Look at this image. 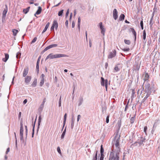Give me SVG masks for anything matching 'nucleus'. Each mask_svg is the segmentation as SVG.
<instances>
[{
    "label": "nucleus",
    "instance_id": "obj_1",
    "mask_svg": "<svg viewBox=\"0 0 160 160\" xmlns=\"http://www.w3.org/2000/svg\"><path fill=\"white\" fill-rule=\"evenodd\" d=\"M150 81H144L143 84V88H145V90L146 93H147L145 97L142 100L141 105L142 103H143L146 100L151 94H153L154 93L156 89L155 86L153 82H151Z\"/></svg>",
    "mask_w": 160,
    "mask_h": 160
},
{
    "label": "nucleus",
    "instance_id": "obj_2",
    "mask_svg": "<svg viewBox=\"0 0 160 160\" xmlns=\"http://www.w3.org/2000/svg\"><path fill=\"white\" fill-rule=\"evenodd\" d=\"M120 139V136L117 137V136H115L114 138V139L116 140L115 141V149L114 148V145H113L112 147V151L115 152L116 153L120 154L121 152V148L120 147L119 141Z\"/></svg>",
    "mask_w": 160,
    "mask_h": 160
},
{
    "label": "nucleus",
    "instance_id": "obj_3",
    "mask_svg": "<svg viewBox=\"0 0 160 160\" xmlns=\"http://www.w3.org/2000/svg\"><path fill=\"white\" fill-rule=\"evenodd\" d=\"M120 154L116 153L115 152H110L108 160H119Z\"/></svg>",
    "mask_w": 160,
    "mask_h": 160
},
{
    "label": "nucleus",
    "instance_id": "obj_4",
    "mask_svg": "<svg viewBox=\"0 0 160 160\" xmlns=\"http://www.w3.org/2000/svg\"><path fill=\"white\" fill-rule=\"evenodd\" d=\"M67 56L64 54H59L53 55L52 53L49 54L46 58L45 60L49 58L51 59L60 58L62 57H65Z\"/></svg>",
    "mask_w": 160,
    "mask_h": 160
},
{
    "label": "nucleus",
    "instance_id": "obj_5",
    "mask_svg": "<svg viewBox=\"0 0 160 160\" xmlns=\"http://www.w3.org/2000/svg\"><path fill=\"white\" fill-rule=\"evenodd\" d=\"M146 139L145 138H143L142 136H141L140 137H138V138L137 140V141L135 142L133 144L135 146H137V143H138L139 145H141L142 144L143 145H144V144H143V142H145Z\"/></svg>",
    "mask_w": 160,
    "mask_h": 160
},
{
    "label": "nucleus",
    "instance_id": "obj_6",
    "mask_svg": "<svg viewBox=\"0 0 160 160\" xmlns=\"http://www.w3.org/2000/svg\"><path fill=\"white\" fill-rule=\"evenodd\" d=\"M58 28V23L56 20H54L53 22L51 28V30L52 31L55 28L56 29H57Z\"/></svg>",
    "mask_w": 160,
    "mask_h": 160
},
{
    "label": "nucleus",
    "instance_id": "obj_7",
    "mask_svg": "<svg viewBox=\"0 0 160 160\" xmlns=\"http://www.w3.org/2000/svg\"><path fill=\"white\" fill-rule=\"evenodd\" d=\"M116 52L115 50L112 51V52H110L109 55L108 56L109 58H112L114 57L116 55Z\"/></svg>",
    "mask_w": 160,
    "mask_h": 160
},
{
    "label": "nucleus",
    "instance_id": "obj_8",
    "mask_svg": "<svg viewBox=\"0 0 160 160\" xmlns=\"http://www.w3.org/2000/svg\"><path fill=\"white\" fill-rule=\"evenodd\" d=\"M58 46V45L57 44H52L50 45L48 47H47L44 50H43V52H45L47 50L53 48L54 47H56Z\"/></svg>",
    "mask_w": 160,
    "mask_h": 160
},
{
    "label": "nucleus",
    "instance_id": "obj_9",
    "mask_svg": "<svg viewBox=\"0 0 160 160\" xmlns=\"http://www.w3.org/2000/svg\"><path fill=\"white\" fill-rule=\"evenodd\" d=\"M149 76L147 72H145L142 74V78L144 80H148Z\"/></svg>",
    "mask_w": 160,
    "mask_h": 160
},
{
    "label": "nucleus",
    "instance_id": "obj_10",
    "mask_svg": "<svg viewBox=\"0 0 160 160\" xmlns=\"http://www.w3.org/2000/svg\"><path fill=\"white\" fill-rule=\"evenodd\" d=\"M113 16L115 20H116L118 18V12L116 9H114L113 11Z\"/></svg>",
    "mask_w": 160,
    "mask_h": 160
},
{
    "label": "nucleus",
    "instance_id": "obj_11",
    "mask_svg": "<svg viewBox=\"0 0 160 160\" xmlns=\"http://www.w3.org/2000/svg\"><path fill=\"white\" fill-rule=\"evenodd\" d=\"M29 68L28 67H27L24 68L23 73V76L25 77L27 75L28 72Z\"/></svg>",
    "mask_w": 160,
    "mask_h": 160
},
{
    "label": "nucleus",
    "instance_id": "obj_12",
    "mask_svg": "<svg viewBox=\"0 0 160 160\" xmlns=\"http://www.w3.org/2000/svg\"><path fill=\"white\" fill-rule=\"evenodd\" d=\"M101 84L102 86H105L106 90H107L108 81H101Z\"/></svg>",
    "mask_w": 160,
    "mask_h": 160
},
{
    "label": "nucleus",
    "instance_id": "obj_13",
    "mask_svg": "<svg viewBox=\"0 0 160 160\" xmlns=\"http://www.w3.org/2000/svg\"><path fill=\"white\" fill-rule=\"evenodd\" d=\"M100 28L101 30V33L103 35H104L105 32V29L102 26V22H100L99 23Z\"/></svg>",
    "mask_w": 160,
    "mask_h": 160
},
{
    "label": "nucleus",
    "instance_id": "obj_14",
    "mask_svg": "<svg viewBox=\"0 0 160 160\" xmlns=\"http://www.w3.org/2000/svg\"><path fill=\"white\" fill-rule=\"evenodd\" d=\"M130 31L132 32L133 34L134 35V39L135 41L136 39V32L135 31L134 29L133 28H130Z\"/></svg>",
    "mask_w": 160,
    "mask_h": 160
},
{
    "label": "nucleus",
    "instance_id": "obj_15",
    "mask_svg": "<svg viewBox=\"0 0 160 160\" xmlns=\"http://www.w3.org/2000/svg\"><path fill=\"white\" fill-rule=\"evenodd\" d=\"M41 120H42V116L41 115H40L39 116V118H38V126L37 128V132L38 131L39 128V126L40 125V123L41 122Z\"/></svg>",
    "mask_w": 160,
    "mask_h": 160
},
{
    "label": "nucleus",
    "instance_id": "obj_16",
    "mask_svg": "<svg viewBox=\"0 0 160 160\" xmlns=\"http://www.w3.org/2000/svg\"><path fill=\"white\" fill-rule=\"evenodd\" d=\"M146 35V31H145V30H144V31H143V32H142V39H143V42H145V43L146 42V41L145 40Z\"/></svg>",
    "mask_w": 160,
    "mask_h": 160
},
{
    "label": "nucleus",
    "instance_id": "obj_17",
    "mask_svg": "<svg viewBox=\"0 0 160 160\" xmlns=\"http://www.w3.org/2000/svg\"><path fill=\"white\" fill-rule=\"evenodd\" d=\"M23 128L22 122H20V134H23Z\"/></svg>",
    "mask_w": 160,
    "mask_h": 160
},
{
    "label": "nucleus",
    "instance_id": "obj_18",
    "mask_svg": "<svg viewBox=\"0 0 160 160\" xmlns=\"http://www.w3.org/2000/svg\"><path fill=\"white\" fill-rule=\"evenodd\" d=\"M42 11V9L41 7H38V9L36 12V13L34 14V16L36 17V15H38L41 13Z\"/></svg>",
    "mask_w": 160,
    "mask_h": 160
},
{
    "label": "nucleus",
    "instance_id": "obj_19",
    "mask_svg": "<svg viewBox=\"0 0 160 160\" xmlns=\"http://www.w3.org/2000/svg\"><path fill=\"white\" fill-rule=\"evenodd\" d=\"M5 58H2V61L6 62L9 58V54L7 53H5Z\"/></svg>",
    "mask_w": 160,
    "mask_h": 160
},
{
    "label": "nucleus",
    "instance_id": "obj_20",
    "mask_svg": "<svg viewBox=\"0 0 160 160\" xmlns=\"http://www.w3.org/2000/svg\"><path fill=\"white\" fill-rule=\"evenodd\" d=\"M136 115V114L135 113V115H134L133 117H132L130 118V122L131 124H132L134 123V122L135 120Z\"/></svg>",
    "mask_w": 160,
    "mask_h": 160
},
{
    "label": "nucleus",
    "instance_id": "obj_21",
    "mask_svg": "<svg viewBox=\"0 0 160 160\" xmlns=\"http://www.w3.org/2000/svg\"><path fill=\"white\" fill-rule=\"evenodd\" d=\"M49 25H50V23L49 22H48L47 24L46 25V26H45V27L44 28V30H43L42 32V33H44L45 32H46V31L47 30V29L48 28L49 26Z\"/></svg>",
    "mask_w": 160,
    "mask_h": 160
},
{
    "label": "nucleus",
    "instance_id": "obj_22",
    "mask_svg": "<svg viewBox=\"0 0 160 160\" xmlns=\"http://www.w3.org/2000/svg\"><path fill=\"white\" fill-rule=\"evenodd\" d=\"M98 151H96L95 153V155H93L92 160H97V159Z\"/></svg>",
    "mask_w": 160,
    "mask_h": 160
},
{
    "label": "nucleus",
    "instance_id": "obj_23",
    "mask_svg": "<svg viewBox=\"0 0 160 160\" xmlns=\"http://www.w3.org/2000/svg\"><path fill=\"white\" fill-rule=\"evenodd\" d=\"M157 125L158 124L156 122H155L153 125V128L152 131V133H153V132L154 131L156 128L157 127Z\"/></svg>",
    "mask_w": 160,
    "mask_h": 160
},
{
    "label": "nucleus",
    "instance_id": "obj_24",
    "mask_svg": "<svg viewBox=\"0 0 160 160\" xmlns=\"http://www.w3.org/2000/svg\"><path fill=\"white\" fill-rule=\"evenodd\" d=\"M30 8V7H29L23 9V13L25 14L29 12Z\"/></svg>",
    "mask_w": 160,
    "mask_h": 160
},
{
    "label": "nucleus",
    "instance_id": "obj_25",
    "mask_svg": "<svg viewBox=\"0 0 160 160\" xmlns=\"http://www.w3.org/2000/svg\"><path fill=\"white\" fill-rule=\"evenodd\" d=\"M74 123V120L73 118H72L71 123V129L72 130L73 129Z\"/></svg>",
    "mask_w": 160,
    "mask_h": 160
},
{
    "label": "nucleus",
    "instance_id": "obj_26",
    "mask_svg": "<svg viewBox=\"0 0 160 160\" xmlns=\"http://www.w3.org/2000/svg\"><path fill=\"white\" fill-rule=\"evenodd\" d=\"M125 18V15L123 14H121L119 18V19L120 21H122L124 20Z\"/></svg>",
    "mask_w": 160,
    "mask_h": 160
},
{
    "label": "nucleus",
    "instance_id": "obj_27",
    "mask_svg": "<svg viewBox=\"0 0 160 160\" xmlns=\"http://www.w3.org/2000/svg\"><path fill=\"white\" fill-rule=\"evenodd\" d=\"M36 120V119L35 120ZM35 122H36V121H35L33 125V128H32V138H33V137L34 135V128H35Z\"/></svg>",
    "mask_w": 160,
    "mask_h": 160
},
{
    "label": "nucleus",
    "instance_id": "obj_28",
    "mask_svg": "<svg viewBox=\"0 0 160 160\" xmlns=\"http://www.w3.org/2000/svg\"><path fill=\"white\" fill-rule=\"evenodd\" d=\"M12 32H13V35L15 36L17 35V34L18 32V31L17 30L14 29L12 30Z\"/></svg>",
    "mask_w": 160,
    "mask_h": 160
},
{
    "label": "nucleus",
    "instance_id": "obj_29",
    "mask_svg": "<svg viewBox=\"0 0 160 160\" xmlns=\"http://www.w3.org/2000/svg\"><path fill=\"white\" fill-rule=\"evenodd\" d=\"M66 128H65L64 131H63V132L61 135V139H63L64 137V136H65V133H66Z\"/></svg>",
    "mask_w": 160,
    "mask_h": 160
},
{
    "label": "nucleus",
    "instance_id": "obj_30",
    "mask_svg": "<svg viewBox=\"0 0 160 160\" xmlns=\"http://www.w3.org/2000/svg\"><path fill=\"white\" fill-rule=\"evenodd\" d=\"M124 42L125 44H128V45H129L131 43V42L129 40L124 39Z\"/></svg>",
    "mask_w": 160,
    "mask_h": 160
},
{
    "label": "nucleus",
    "instance_id": "obj_31",
    "mask_svg": "<svg viewBox=\"0 0 160 160\" xmlns=\"http://www.w3.org/2000/svg\"><path fill=\"white\" fill-rule=\"evenodd\" d=\"M83 100L82 98V97L80 98L79 100V103L78 104L79 106H80V105H81L82 104V102H83Z\"/></svg>",
    "mask_w": 160,
    "mask_h": 160
},
{
    "label": "nucleus",
    "instance_id": "obj_32",
    "mask_svg": "<svg viewBox=\"0 0 160 160\" xmlns=\"http://www.w3.org/2000/svg\"><path fill=\"white\" fill-rule=\"evenodd\" d=\"M135 90L134 89H132V96H131V98H133L134 97V94H135Z\"/></svg>",
    "mask_w": 160,
    "mask_h": 160
},
{
    "label": "nucleus",
    "instance_id": "obj_33",
    "mask_svg": "<svg viewBox=\"0 0 160 160\" xmlns=\"http://www.w3.org/2000/svg\"><path fill=\"white\" fill-rule=\"evenodd\" d=\"M37 81H33V82L32 84V86L33 87H35L37 85Z\"/></svg>",
    "mask_w": 160,
    "mask_h": 160
},
{
    "label": "nucleus",
    "instance_id": "obj_34",
    "mask_svg": "<svg viewBox=\"0 0 160 160\" xmlns=\"http://www.w3.org/2000/svg\"><path fill=\"white\" fill-rule=\"evenodd\" d=\"M7 12V9H5L3 12L2 13V16L3 17H5L6 16V15Z\"/></svg>",
    "mask_w": 160,
    "mask_h": 160
},
{
    "label": "nucleus",
    "instance_id": "obj_35",
    "mask_svg": "<svg viewBox=\"0 0 160 160\" xmlns=\"http://www.w3.org/2000/svg\"><path fill=\"white\" fill-rule=\"evenodd\" d=\"M104 151V150L102 147V145L101 146L100 148V153H103Z\"/></svg>",
    "mask_w": 160,
    "mask_h": 160
},
{
    "label": "nucleus",
    "instance_id": "obj_36",
    "mask_svg": "<svg viewBox=\"0 0 160 160\" xmlns=\"http://www.w3.org/2000/svg\"><path fill=\"white\" fill-rule=\"evenodd\" d=\"M148 128L147 126H145L144 127V132L145 133L146 135H147V129Z\"/></svg>",
    "mask_w": 160,
    "mask_h": 160
},
{
    "label": "nucleus",
    "instance_id": "obj_37",
    "mask_svg": "<svg viewBox=\"0 0 160 160\" xmlns=\"http://www.w3.org/2000/svg\"><path fill=\"white\" fill-rule=\"evenodd\" d=\"M61 98H62V96H61L59 99V107H60L61 106Z\"/></svg>",
    "mask_w": 160,
    "mask_h": 160
},
{
    "label": "nucleus",
    "instance_id": "obj_38",
    "mask_svg": "<svg viewBox=\"0 0 160 160\" xmlns=\"http://www.w3.org/2000/svg\"><path fill=\"white\" fill-rule=\"evenodd\" d=\"M31 79V76H27L25 78V80H30Z\"/></svg>",
    "mask_w": 160,
    "mask_h": 160
},
{
    "label": "nucleus",
    "instance_id": "obj_39",
    "mask_svg": "<svg viewBox=\"0 0 160 160\" xmlns=\"http://www.w3.org/2000/svg\"><path fill=\"white\" fill-rule=\"evenodd\" d=\"M109 115H108L107 116V117L106 118V122L107 123H108L109 122Z\"/></svg>",
    "mask_w": 160,
    "mask_h": 160
},
{
    "label": "nucleus",
    "instance_id": "obj_40",
    "mask_svg": "<svg viewBox=\"0 0 160 160\" xmlns=\"http://www.w3.org/2000/svg\"><path fill=\"white\" fill-rule=\"evenodd\" d=\"M63 10H62L61 11H59L58 13V15L59 16H61L63 13Z\"/></svg>",
    "mask_w": 160,
    "mask_h": 160
},
{
    "label": "nucleus",
    "instance_id": "obj_41",
    "mask_svg": "<svg viewBox=\"0 0 160 160\" xmlns=\"http://www.w3.org/2000/svg\"><path fill=\"white\" fill-rule=\"evenodd\" d=\"M114 70L116 72H118L119 70L120 69L118 66H116L114 68Z\"/></svg>",
    "mask_w": 160,
    "mask_h": 160
},
{
    "label": "nucleus",
    "instance_id": "obj_42",
    "mask_svg": "<svg viewBox=\"0 0 160 160\" xmlns=\"http://www.w3.org/2000/svg\"><path fill=\"white\" fill-rule=\"evenodd\" d=\"M37 39V38H36V37L34 38L32 41L31 43H32L35 42L36 41Z\"/></svg>",
    "mask_w": 160,
    "mask_h": 160
},
{
    "label": "nucleus",
    "instance_id": "obj_43",
    "mask_svg": "<svg viewBox=\"0 0 160 160\" xmlns=\"http://www.w3.org/2000/svg\"><path fill=\"white\" fill-rule=\"evenodd\" d=\"M57 150L58 152L60 154H61V152L59 147H58L57 148Z\"/></svg>",
    "mask_w": 160,
    "mask_h": 160
},
{
    "label": "nucleus",
    "instance_id": "obj_44",
    "mask_svg": "<svg viewBox=\"0 0 160 160\" xmlns=\"http://www.w3.org/2000/svg\"><path fill=\"white\" fill-rule=\"evenodd\" d=\"M140 25L141 26L142 29H143V21H141L140 22Z\"/></svg>",
    "mask_w": 160,
    "mask_h": 160
},
{
    "label": "nucleus",
    "instance_id": "obj_45",
    "mask_svg": "<svg viewBox=\"0 0 160 160\" xmlns=\"http://www.w3.org/2000/svg\"><path fill=\"white\" fill-rule=\"evenodd\" d=\"M14 135H15V139H16V140H15V144H16V146H17V139L16 133L15 132H14Z\"/></svg>",
    "mask_w": 160,
    "mask_h": 160
},
{
    "label": "nucleus",
    "instance_id": "obj_46",
    "mask_svg": "<svg viewBox=\"0 0 160 160\" xmlns=\"http://www.w3.org/2000/svg\"><path fill=\"white\" fill-rule=\"evenodd\" d=\"M66 120L64 119L63 122V127H62V131L64 127V126L65 125Z\"/></svg>",
    "mask_w": 160,
    "mask_h": 160
},
{
    "label": "nucleus",
    "instance_id": "obj_47",
    "mask_svg": "<svg viewBox=\"0 0 160 160\" xmlns=\"http://www.w3.org/2000/svg\"><path fill=\"white\" fill-rule=\"evenodd\" d=\"M43 107H44L43 104H42L39 107V108L41 110H42L43 108Z\"/></svg>",
    "mask_w": 160,
    "mask_h": 160
},
{
    "label": "nucleus",
    "instance_id": "obj_48",
    "mask_svg": "<svg viewBox=\"0 0 160 160\" xmlns=\"http://www.w3.org/2000/svg\"><path fill=\"white\" fill-rule=\"evenodd\" d=\"M44 81H41L40 83V86H42L44 83Z\"/></svg>",
    "mask_w": 160,
    "mask_h": 160
},
{
    "label": "nucleus",
    "instance_id": "obj_49",
    "mask_svg": "<svg viewBox=\"0 0 160 160\" xmlns=\"http://www.w3.org/2000/svg\"><path fill=\"white\" fill-rule=\"evenodd\" d=\"M30 81H25L26 83V85H28L30 83Z\"/></svg>",
    "mask_w": 160,
    "mask_h": 160
},
{
    "label": "nucleus",
    "instance_id": "obj_50",
    "mask_svg": "<svg viewBox=\"0 0 160 160\" xmlns=\"http://www.w3.org/2000/svg\"><path fill=\"white\" fill-rule=\"evenodd\" d=\"M122 50L124 51H128L130 49L129 48H124Z\"/></svg>",
    "mask_w": 160,
    "mask_h": 160
},
{
    "label": "nucleus",
    "instance_id": "obj_51",
    "mask_svg": "<svg viewBox=\"0 0 160 160\" xmlns=\"http://www.w3.org/2000/svg\"><path fill=\"white\" fill-rule=\"evenodd\" d=\"M10 151V148H8L6 150V154H7Z\"/></svg>",
    "mask_w": 160,
    "mask_h": 160
},
{
    "label": "nucleus",
    "instance_id": "obj_52",
    "mask_svg": "<svg viewBox=\"0 0 160 160\" xmlns=\"http://www.w3.org/2000/svg\"><path fill=\"white\" fill-rule=\"evenodd\" d=\"M81 117V115H78V117H77V121L78 122V121H79V120L80 119Z\"/></svg>",
    "mask_w": 160,
    "mask_h": 160
},
{
    "label": "nucleus",
    "instance_id": "obj_53",
    "mask_svg": "<svg viewBox=\"0 0 160 160\" xmlns=\"http://www.w3.org/2000/svg\"><path fill=\"white\" fill-rule=\"evenodd\" d=\"M69 9H68L67 11V12L66 13V17H67L68 16V14H69Z\"/></svg>",
    "mask_w": 160,
    "mask_h": 160
},
{
    "label": "nucleus",
    "instance_id": "obj_54",
    "mask_svg": "<svg viewBox=\"0 0 160 160\" xmlns=\"http://www.w3.org/2000/svg\"><path fill=\"white\" fill-rule=\"evenodd\" d=\"M23 134H20V139L22 140L23 139Z\"/></svg>",
    "mask_w": 160,
    "mask_h": 160
},
{
    "label": "nucleus",
    "instance_id": "obj_55",
    "mask_svg": "<svg viewBox=\"0 0 160 160\" xmlns=\"http://www.w3.org/2000/svg\"><path fill=\"white\" fill-rule=\"evenodd\" d=\"M40 58H41L40 56V57L38 58V60H37V63L39 64V62H40Z\"/></svg>",
    "mask_w": 160,
    "mask_h": 160
},
{
    "label": "nucleus",
    "instance_id": "obj_56",
    "mask_svg": "<svg viewBox=\"0 0 160 160\" xmlns=\"http://www.w3.org/2000/svg\"><path fill=\"white\" fill-rule=\"evenodd\" d=\"M75 22L73 21L72 22V28H74V27H75Z\"/></svg>",
    "mask_w": 160,
    "mask_h": 160
},
{
    "label": "nucleus",
    "instance_id": "obj_57",
    "mask_svg": "<svg viewBox=\"0 0 160 160\" xmlns=\"http://www.w3.org/2000/svg\"><path fill=\"white\" fill-rule=\"evenodd\" d=\"M39 64L37 63L36 65V69L38 70H39Z\"/></svg>",
    "mask_w": 160,
    "mask_h": 160
},
{
    "label": "nucleus",
    "instance_id": "obj_58",
    "mask_svg": "<svg viewBox=\"0 0 160 160\" xmlns=\"http://www.w3.org/2000/svg\"><path fill=\"white\" fill-rule=\"evenodd\" d=\"M27 102V100L26 99H25L23 102V104H26Z\"/></svg>",
    "mask_w": 160,
    "mask_h": 160
},
{
    "label": "nucleus",
    "instance_id": "obj_59",
    "mask_svg": "<svg viewBox=\"0 0 160 160\" xmlns=\"http://www.w3.org/2000/svg\"><path fill=\"white\" fill-rule=\"evenodd\" d=\"M67 118V114L65 113L64 116V119L66 120Z\"/></svg>",
    "mask_w": 160,
    "mask_h": 160
},
{
    "label": "nucleus",
    "instance_id": "obj_60",
    "mask_svg": "<svg viewBox=\"0 0 160 160\" xmlns=\"http://www.w3.org/2000/svg\"><path fill=\"white\" fill-rule=\"evenodd\" d=\"M20 54V53L19 52H18L16 55V57L17 58H18V55Z\"/></svg>",
    "mask_w": 160,
    "mask_h": 160
},
{
    "label": "nucleus",
    "instance_id": "obj_61",
    "mask_svg": "<svg viewBox=\"0 0 160 160\" xmlns=\"http://www.w3.org/2000/svg\"><path fill=\"white\" fill-rule=\"evenodd\" d=\"M46 98H44L42 104H43V105H44L45 102L46 101Z\"/></svg>",
    "mask_w": 160,
    "mask_h": 160
},
{
    "label": "nucleus",
    "instance_id": "obj_62",
    "mask_svg": "<svg viewBox=\"0 0 160 160\" xmlns=\"http://www.w3.org/2000/svg\"><path fill=\"white\" fill-rule=\"evenodd\" d=\"M128 108V106L127 105L126 106H125V111H126L127 110V108Z\"/></svg>",
    "mask_w": 160,
    "mask_h": 160
},
{
    "label": "nucleus",
    "instance_id": "obj_63",
    "mask_svg": "<svg viewBox=\"0 0 160 160\" xmlns=\"http://www.w3.org/2000/svg\"><path fill=\"white\" fill-rule=\"evenodd\" d=\"M80 21H81V20H80V17H79L78 18V23H80Z\"/></svg>",
    "mask_w": 160,
    "mask_h": 160
},
{
    "label": "nucleus",
    "instance_id": "obj_64",
    "mask_svg": "<svg viewBox=\"0 0 160 160\" xmlns=\"http://www.w3.org/2000/svg\"><path fill=\"white\" fill-rule=\"evenodd\" d=\"M65 23L66 25L67 26H68V21L67 20L66 21Z\"/></svg>",
    "mask_w": 160,
    "mask_h": 160
}]
</instances>
